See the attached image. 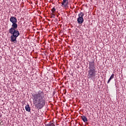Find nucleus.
Here are the masks:
<instances>
[{"label": "nucleus", "mask_w": 126, "mask_h": 126, "mask_svg": "<svg viewBox=\"0 0 126 126\" xmlns=\"http://www.w3.org/2000/svg\"><path fill=\"white\" fill-rule=\"evenodd\" d=\"M33 104L36 109L41 110L46 105L45 94L44 92L39 90L32 95Z\"/></svg>", "instance_id": "1"}, {"label": "nucleus", "mask_w": 126, "mask_h": 126, "mask_svg": "<svg viewBox=\"0 0 126 126\" xmlns=\"http://www.w3.org/2000/svg\"><path fill=\"white\" fill-rule=\"evenodd\" d=\"M10 21L12 23V27L9 30V33L11 34L10 41L11 43L16 44L17 41V37L20 35V33L18 30H16L18 26L17 25V19L14 16H11L10 18Z\"/></svg>", "instance_id": "2"}, {"label": "nucleus", "mask_w": 126, "mask_h": 126, "mask_svg": "<svg viewBox=\"0 0 126 126\" xmlns=\"http://www.w3.org/2000/svg\"><path fill=\"white\" fill-rule=\"evenodd\" d=\"M95 60L89 61V70H88L87 78L88 79H95L97 77V69L95 66Z\"/></svg>", "instance_id": "3"}, {"label": "nucleus", "mask_w": 126, "mask_h": 126, "mask_svg": "<svg viewBox=\"0 0 126 126\" xmlns=\"http://www.w3.org/2000/svg\"><path fill=\"white\" fill-rule=\"evenodd\" d=\"M78 18L77 19V21L78 24H82L84 20L83 19V16H84V13L83 12H80L78 14Z\"/></svg>", "instance_id": "4"}, {"label": "nucleus", "mask_w": 126, "mask_h": 126, "mask_svg": "<svg viewBox=\"0 0 126 126\" xmlns=\"http://www.w3.org/2000/svg\"><path fill=\"white\" fill-rule=\"evenodd\" d=\"M67 4H68V0H63V1L62 2V6H63V7H66Z\"/></svg>", "instance_id": "5"}, {"label": "nucleus", "mask_w": 126, "mask_h": 126, "mask_svg": "<svg viewBox=\"0 0 126 126\" xmlns=\"http://www.w3.org/2000/svg\"><path fill=\"white\" fill-rule=\"evenodd\" d=\"M81 118L84 123H87V122H88L87 118H86V117H85V116H82L81 117Z\"/></svg>", "instance_id": "6"}, {"label": "nucleus", "mask_w": 126, "mask_h": 126, "mask_svg": "<svg viewBox=\"0 0 126 126\" xmlns=\"http://www.w3.org/2000/svg\"><path fill=\"white\" fill-rule=\"evenodd\" d=\"M25 109L27 112H31V109H30V106H29V104H27L25 106Z\"/></svg>", "instance_id": "7"}, {"label": "nucleus", "mask_w": 126, "mask_h": 126, "mask_svg": "<svg viewBox=\"0 0 126 126\" xmlns=\"http://www.w3.org/2000/svg\"><path fill=\"white\" fill-rule=\"evenodd\" d=\"M114 76H115V74H112L107 82L108 84L110 83V81H111V80L114 78Z\"/></svg>", "instance_id": "8"}, {"label": "nucleus", "mask_w": 126, "mask_h": 126, "mask_svg": "<svg viewBox=\"0 0 126 126\" xmlns=\"http://www.w3.org/2000/svg\"><path fill=\"white\" fill-rule=\"evenodd\" d=\"M46 126H56V125H55L53 123H49V124L46 125Z\"/></svg>", "instance_id": "9"}, {"label": "nucleus", "mask_w": 126, "mask_h": 126, "mask_svg": "<svg viewBox=\"0 0 126 126\" xmlns=\"http://www.w3.org/2000/svg\"><path fill=\"white\" fill-rule=\"evenodd\" d=\"M56 8H55V7H54L52 9H51V11L52 12V13H55V12H56Z\"/></svg>", "instance_id": "10"}]
</instances>
